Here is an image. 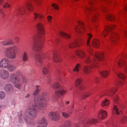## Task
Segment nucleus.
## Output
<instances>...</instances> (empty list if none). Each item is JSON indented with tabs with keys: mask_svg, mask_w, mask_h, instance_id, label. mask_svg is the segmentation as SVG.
Wrapping results in <instances>:
<instances>
[{
	"mask_svg": "<svg viewBox=\"0 0 127 127\" xmlns=\"http://www.w3.org/2000/svg\"><path fill=\"white\" fill-rule=\"evenodd\" d=\"M89 53L91 55H93V50H92V49L91 48H90L89 49Z\"/></svg>",
	"mask_w": 127,
	"mask_h": 127,
	"instance_id": "obj_58",
	"label": "nucleus"
},
{
	"mask_svg": "<svg viewBox=\"0 0 127 127\" xmlns=\"http://www.w3.org/2000/svg\"><path fill=\"white\" fill-rule=\"evenodd\" d=\"M35 2V4L38 6H39L41 5V0H33Z\"/></svg>",
	"mask_w": 127,
	"mask_h": 127,
	"instance_id": "obj_42",
	"label": "nucleus"
},
{
	"mask_svg": "<svg viewBox=\"0 0 127 127\" xmlns=\"http://www.w3.org/2000/svg\"><path fill=\"white\" fill-rule=\"evenodd\" d=\"M127 120V117H125L122 120V121L123 122H124Z\"/></svg>",
	"mask_w": 127,
	"mask_h": 127,
	"instance_id": "obj_61",
	"label": "nucleus"
},
{
	"mask_svg": "<svg viewBox=\"0 0 127 127\" xmlns=\"http://www.w3.org/2000/svg\"><path fill=\"white\" fill-rule=\"evenodd\" d=\"M79 85V79H77L75 82V86L76 87H78Z\"/></svg>",
	"mask_w": 127,
	"mask_h": 127,
	"instance_id": "obj_47",
	"label": "nucleus"
},
{
	"mask_svg": "<svg viewBox=\"0 0 127 127\" xmlns=\"http://www.w3.org/2000/svg\"><path fill=\"white\" fill-rule=\"evenodd\" d=\"M10 63V61L9 60L4 58L0 62V66L1 67L6 68Z\"/></svg>",
	"mask_w": 127,
	"mask_h": 127,
	"instance_id": "obj_10",
	"label": "nucleus"
},
{
	"mask_svg": "<svg viewBox=\"0 0 127 127\" xmlns=\"http://www.w3.org/2000/svg\"><path fill=\"white\" fill-rule=\"evenodd\" d=\"M5 93L2 92H0V99H3L5 96Z\"/></svg>",
	"mask_w": 127,
	"mask_h": 127,
	"instance_id": "obj_45",
	"label": "nucleus"
},
{
	"mask_svg": "<svg viewBox=\"0 0 127 127\" xmlns=\"http://www.w3.org/2000/svg\"><path fill=\"white\" fill-rule=\"evenodd\" d=\"M80 56H85V54L82 51L80 50Z\"/></svg>",
	"mask_w": 127,
	"mask_h": 127,
	"instance_id": "obj_55",
	"label": "nucleus"
},
{
	"mask_svg": "<svg viewBox=\"0 0 127 127\" xmlns=\"http://www.w3.org/2000/svg\"><path fill=\"white\" fill-rule=\"evenodd\" d=\"M79 26L78 25L76 26L75 28V31L76 32L79 33Z\"/></svg>",
	"mask_w": 127,
	"mask_h": 127,
	"instance_id": "obj_56",
	"label": "nucleus"
},
{
	"mask_svg": "<svg viewBox=\"0 0 127 127\" xmlns=\"http://www.w3.org/2000/svg\"><path fill=\"white\" fill-rule=\"evenodd\" d=\"M64 126L65 127H71V121L69 120L66 121L64 122Z\"/></svg>",
	"mask_w": 127,
	"mask_h": 127,
	"instance_id": "obj_35",
	"label": "nucleus"
},
{
	"mask_svg": "<svg viewBox=\"0 0 127 127\" xmlns=\"http://www.w3.org/2000/svg\"><path fill=\"white\" fill-rule=\"evenodd\" d=\"M95 10V8L93 6L90 7H86L85 9V10H88L90 12H92L90 15V17L93 21H95L98 19V16L96 14Z\"/></svg>",
	"mask_w": 127,
	"mask_h": 127,
	"instance_id": "obj_7",
	"label": "nucleus"
},
{
	"mask_svg": "<svg viewBox=\"0 0 127 127\" xmlns=\"http://www.w3.org/2000/svg\"><path fill=\"white\" fill-rule=\"evenodd\" d=\"M75 54L77 56H79V50H77L75 51Z\"/></svg>",
	"mask_w": 127,
	"mask_h": 127,
	"instance_id": "obj_60",
	"label": "nucleus"
},
{
	"mask_svg": "<svg viewBox=\"0 0 127 127\" xmlns=\"http://www.w3.org/2000/svg\"><path fill=\"white\" fill-rule=\"evenodd\" d=\"M90 93H88L86 94H85L82 95V98L83 99H85L88 97L90 95Z\"/></svg>",
	"mask_w": 127,
	"mask_h": 127,
	"instance_id": "obj_48",
	"label": "nucleus"
},
{
	"mask_svg": "<svg viewBox=\"0 0 127 127\" xmlns=\"http://www.w3.org/2000/svg\"><path fill=\"white\" fill-rule=\"evenodd\" d=\"M94 81L95 83H97L99 82V78L97 77H95L94 78Z\"/></svg>",
	"mask_w": 127,
	"mask_h": 127,
	"instance_id": "obj_49",
	"label": "nucleus"
},
{
	"mask_svg": "<svg viewBox=\"0 0 127 127\" xmlns=\"http://www.w3.org/2000/svg\"><path fill=\"white\" fill-rule=\"evenodd\" d=\"M91 67L89 66H86L84 67L83 69L84 73L86 74L89 73L91 71Z\"/></svg>",
	"mask_w": 127,
	"mask_h": 127,
	"instance_id": "obj_34",
	"label": "nucleus"
},
{
	"mask_svg": "<svg viewBox=\"0 0 127 127\" xmlns=\"http://www.w3.org/2000/svg\"><path fill=\"white\" fill-rule=\"evenodd\" d=\"M48 82L49 83L51 81V77L50 75H48L47 77Z\"/></svg>",
	"mask_w": 127,
	"mask_h": 127,
	"instance_id": "obj_57",
	"label": "nucleus"
},
{
	"mask_svg": "<svg viewBox=\"0 0 127 127\" xmlns=\"http://www.w3.org/2000/svg\"><path fill=\"white\" fill-rule=\"evenodd\" d=\"M79 64H76L75 67L73 69V71H77V72H79Z\"/></svg>",
	"mask_w": 127,
	"mask_h": 127,
	"instance_id": "obj_44",
	"label": "nucleus"
},
{
	"mask_svg": "<svg viewBox=\"0 0 127 127\" xmlns=\"http://www.w3.org/2000/svg\"><path fill=\"white\" fill-rule=\"evenodd\" d=\"M36 89L33 94V95H35L37 94L39 91L41 89V88L40 86H36Z\"/></svg>",
	"mask_w": 127,
	"mask_h": 127,
	"instance_id": "obj_37",
	"label": "nucleus"
},
{
	"mask_svg": "<svg viewBox=\"0 0 127 127\" xmlns=\"http://www.w3.org/2000/svg\"><path fill=\"white\" fill-rule=\"evenodd\" d=\"M121 111H119L117 106L115 105L113 108V114H115L116 115H119L120 114Z\"/></svg>",
	"mask_w": 127,
	"mask_h": 127,
	"instance_id": "obj_31",
	"label": "nucleus"
},
{
	"mask_svg": "<svg viewBox=\"0 0 127 127\" xmlns=\"http://www.w3.org/2000/svg\"><path fill=\"white\" fill-rule=\"evenodd\" d=\"M38 125L37 127H46L47 125V120L44 117L40 118L38 122Z\"/></svg>",
	"mask_w": 127,
	"mask_h": 127,
	"instance_id": "obj_12",
	"label": "nucleus"
},
{
	"mask_svg": "<svg viewBox=\"0 0 127 127\" xmlns=\"http://www.w3.org/2000/svg\"><path fill=\"white\" fill-rule=\"evenodd\" d=\"M72 113V111L71 110L68 111L67 112H63L62 113V115L63 117L65 118H68L70 116V115Z\"/></svg>",
	"mask_w": 127,
	"mask_h": 127,
	"instance_id": "obj_24",
	"label": "nucleus"
},
{
	"mask_svg": "<svg viewBox=\"0 0 127 127\" xmlns=\"http://www.w3.org/2000/svg\"><path fill=\"white\" fill-rule=\"evenodd\" d=\"M100 74L102 77L106 78L108 76L109 72L108 71H105L101 72Z\"/></svg>",
	"mask_w": 127,
	"mask_h": 127,
	"instance_id": "obj_36",
	"label": "nucleus"
},
{
	"mask_svg": "<svg viewBox=\"0 0 127 127\" xmlns=\"http://www.w3.org/2000/svg\"><path fill=\"white\" fill-rule=\"evenodd\" d=\"M109 101L106 99H105L103 101L101 104V106L103 107L109 104Z\"/></svg>",
	"mask_w": 127,
	"mask_h": 127,
	"instance_id": "obj_39",
	"label": "nucleus"
},
{
	"mask_svg": "<svg viewBox=\"0 0 127 127\" xmlns=\"http://www.w3.org/2000/svg\"><path fill=\"white\" fill-rule=\"evenodd\" d=\"M59 34L61 36L64 37L67 39H69L70 37V35L62 31L60 32Z\"/></svg>",
	"mask_w": 127,
	"mask_h": 127,
	"instance_id": "obj_32",
	"label": "nucleus"
},
{
	"mask_svg": "<svg viewBox=\"0 0 127 127\" xmlns=\"http://www.w3.org/2000/svg\"><path fill=\"white\" fill-rule=\"evenodd\" d=\"M112 32L111 35L110 36V40L112 42L115 43L118 39V35L115 33Z\"/></svg>",
	"mask_w": 127,
	"mask_h": 127,
	"instance_id": "obj_18",
	"label": "nucleus"
},
{
	"mask_svg": "<svg viewBox=\"0 0 127 127\" xmlns=\"http://www.w3.org/2000/svg\"><path fill=\"white\" fill-rule=\"evenodd\" d=\"M14 41L16 43H18L20 40V39L19 37H15L14 39Z\"/></svg>",
	"mask_w": 127,
	"mask_h": 127,
	"instance_id": "obj_50",
	"label": "nucleus"
},
{
	"mask_svg": "<svg viewBox=\"0 0 127 127\" xmlns=\"http://www.w3.org/2000/svg\"><path fill=\"white\" fill-rule=\"evenodd\" d=\"M51 6L55 9L59 10V6L57 4L52 3Z\"/></svg>",
	"mask_w": 127,
	"mask_h": 127,
	"instance_id": "obj_43",
	"label": "nucleus"
},
{
	"mask_svg": "<svg viewBox=\"0 0 127 127\" xmlns=\"http://www.w3.org/2000/svg\"><path fill=\"white\" fill-rule=\"evenodd\" d=\"M97 122V121L95 119H88L83 121L82 123L85 127H87V125L92 124H95Z\"/></svg>",
	"mask_w": 127,
	"mask_h": 127,
	"instance_id": "obj_11",
	"label": "nucleus"
},
{
	"mask_svg": "<svg viewBox=\"0 0 127 127\" xmlns=\"http://www.w3.org/2000/svg\"><path fill=\"white\" fill-rule=\"evenodd\" d=\"M119 78L124 80L126 78V76L124 74L122 73H120L117 74Z\"/></svg>",
	"mask_w": 127,
	"mask_h": 127,
	"instance_id": "obj_38",
	"label": "nucleus"
},
{
	"mask_svg": "<svg viewBox=\"0 0 127 127\" xmlns=\"http://www.w3.org/2000/svg\"><path fill=\"white\" fill-rule=\"evenodd\" d=\"M48 43L49 45L52 46L53 45V43L51 39H49L48 40Z\"/></svg>",
	"mask_w": 127,
	"mask_h": 127,
	"instance_id": "obj_54",
	"label": "nucleus"
},
{
	"mask_svg": "<svg viewBox=\"0 0 127 127\" xmlns=\"http://www.w3.org/2000/svg\"><path fill=\"white\" fill-rule=\"evenodd\" d=\"M9 76V73L7 70L3 69L0 71V77L2 79H6Z\"/></svg>",
	"mask_w": 127,
	"mask_h": 127,
	"instance_id": "obj_15",
	"label": "nucleus"
},
{
	"mask_svg": "<svg viewBox=\"0 0 127 127\" xmlns=\"http://www.w3.org/2000/svg\"><path fill=\"white\" fill-rule=\"evenodd\" d=\"M88 37L87 40V44L88 46H90V45L89 44V43L90 39L92 37V35L90 34H88Z\"/></svg>",
	"mask_w": 127,
	"mask_h": 127,
	"instance_id": "obj_41",
	"label": "nucleus"
},
{
	"mask_svg": "<svg viewBox=\"0 0 127 127\" xmlns=\"http://www.w3.org/2000/svg\"><path fill=\"white\" fill-rule=\"evenodd\" d=\"M106 19L109 21H113L115 20V18L114 16L111 15L107 14L106 15Z\"/></svg>",
	"mask_w": 127,
	"mask_h": 127,
	"instance_id": "obj_30",
	"label": "nucleus"
},
{
	"mask_svg": "<svg viewBox=\"0 0 127 127\" xmlns=\"http://www.w3.org/2000/svg\"><path fill=\"white\" fill-rule=\"evenodd\" d=\"M36 28L39 33V39L35 41L34 45L32 47V49L33 50L37 52H40V54H36L35 56V62L39 64V66H41L43 64L42 60V57L43 58H45L47 60H49L50 58L49 55H43L41 53V51L42 48V43L44 41V31L43 24L40 23H38L36 26Z\"/></svg>",
	"mask_w": 127,
	"mask_h": 127,
	"instance_id": "obj_1",
	"label": "nucleus"
},
{
	"mask_svg": "<svg viewBox=\"0 0 127 127\" xmlns=\"http://www.w3.org/2000/svg\"><path fill=\"white\" fill-rule=\"evenodd\" d=\"M75 127H79V123H76L75 124Z\"/></svg>",
	"mask_w": 127,
	"mask_h": 127,
	"instance_id": "obj_63",
	"label": "nucleus"
},
{
	"mask_svg": "<svg viewBox=\"0 0 127 127\" xmlns=\"http://www.w3.org/2000/svg\"><path fill=\"white\" fill-rule=\"evenodd\" d=\"M26 9L30 11H32L33 10V7L32 3L27 0L25 4Z\"/></svg>",
	"mask_w": 127,
	"mask_h": 127,
	"instance_id": "obj_19",
	"label": "nucleus"
},
{
	"mask_svg": "<svg viewBox=\"0 0 127 127\" xmlns=\"http://www.w3.org/2000/svg\"><path fill=\"white\" fill-rule=\"evenodd\" d=\"M22 82L23 83H25L28 82V80L24 77H22Z\"/></svg>",
	"mask_w": 127,
	"mask_h": 127,
	"instance_id": "obj_52",
	"label": "nucleus"
},
{
	"mask_svg": "<svg viewBox=\"0 0 127 127\" xmlns=\"http://www.w3.org/2000/svg\"><path fill=\"white\" fill-rule=\"evenodd\" d=\"M124 36L127 37V29L125 30L124 32Z\"/></svg>",
	"mask_w": 127,
	"mask_h": 127,
	"instance_id": "obj_59",
	"label": "nucleus"
},
{
	"mask_svg": "<svg viewBox=\"0 0 127 127\" xmlns=\"http://www.w3.org/2000/svg\"><path fill=\"white\" fill-rule=\"evenodd\" d=\"M52 87L54 90L57 89V90L54 92V95L52 96V97L54 100H56L57 97L63 95L67 92V91L64 89L63 87L58 82L53 83Z\"/></svg>",
	"mask_w": 127,
	"mask_h": 127,
	"instance_id": "obj_3",
	"label": "nucleus"
},
{
	"mask_svg": "<svg viewBox=\"0 0 127 127\" xmlns=\"http://www.w3.org/2000/svg\"><path fill=\"white\" fill-rule=\"evenodd\" d=\"M10 79L11 82L14 83V86L18 89H20L21 87L20 78L14 73L12 74L10 76Z\"/></svg>",
	"mask_w": 127,
	"mask_h": 127,
	"instance_id": "obj_6",
	"label": "nucleus"
},
{
	"mask_svg": "<svg viewBox=\"0 0 127 127\" xmlns=\"http://www.w3.org/2000/svg\"><path fill=\"white\" fill-rule=\"evenodd\" d=\"M25 9L24 7H21L18 8L16 9L15 11V12L16 13H19L23 15L25 13Z\"/></svg>",
	"mask_w": 127,
	"mask_h": 127,
	"instance_id": "obj_27",
	"label": "nucleus"
},
{
	"mask_svg": "<svg viewBox=\"0 0 127 127\" xmlns=\"http://www.w3.org/2000/svg\"><path fill=\"white\" fill-rule=\"evenodd\" d=\"M101 9L103 12H106L107 10L106 7L103 5L101 6Z\"/></svg>",
	"mask_w": 127,
	"mask_h": 127,
	"instance_id": "obj_53",
	"label": "nucleus"
},
{
	"mask_svg": "<svg viewBox=\"0 0 127 127\" xmlns=\"http://www.w3.org/2000/svg\"><path fill=\"white\" fill-rule=\"evenodd\" d=\"M115 27V26L114 25L107 26L101 34V35L103 37H106L108 34V32H110V31H112V29H113Z\"/></svg>",
	"mask_w": 127,
	"mask_h": 127,
	"instance_id": "obj_9",
	"label": "nucleus"
},
{
	"mask_svg": "<svg viewBox=\"0 0 127 127\" xmlns=\"http://www.w3.org/2000/svg\"><path fill=\"white\" fill-rule=\"evenodd\" d=\"M91 44L93 47L97 48L99 47L100 45L99 41L97 39H94L92 41Z\"/></svg>",
	"mask_w": 127,
	"mask_h": 127,
	"instance_id": "obj_21",
	"label": "nucleus"
},
{
	"mask_svg": "<svg viewBox=\"0 0 127 127\" xmlns=\"http://www.w3.org/2000/svg\"><path fill=\"white\" fill-rule=\"evenodd\" d=\"M10 7V4L8 3H6L3 5V7L9 8Z\"/></svg>",
	"mask_w": 127,
	"mask_h": 127,
	"instance_id": "obj_51",
	"label": "nucleus"
},
{
	"mask_svg": "<svg viewBox=\"0 0 127 127\" xmlns=\"http://www.w3.org/2000/svg\"><path fill=\"white\" fill-rule=\"evenodd\" d=\"M95 53V59L92 60L91 61L90 59V57L87 56L85 60V62L87 64H90L92 66L95 67L96 66V65L98 64L97 60L102 61L104 58V55L103 53H100L98 54Z\"/></svg>",
	"mask_w": 127,
	"mask_h": 127,
	"instance_id": "obj_4",
	"label": "nucleus"
},
{
	"mask_svg": "<svg viewBox=\"0 0 127 127\" xmlns=\"http://www.w3.org/2000/svg\"><path fill=\"white\" fill-rule=\"evenodd\" d=\"M39 96H36L34 99V104L32 107L28 109L26 111L24 117L23 119L26 122H27L26 118L32 119H34L36 116V109L39 106L41 110L44 109L47 106L46 104L42 103V100Z\"/></svg>",
	"mask_w": 127,
	"mask_h": 127,
	"instance_id": "obj_2",
	"label": "nucleus"
},
{
	"mask_svg": "<svg viewBox=\"0 0 127 127\" xmlns=\"http://www.w3.org/2000/svg\"><path fill=\"white\" fill-rule=\"evenodd\" d=\"M117 90L114 88H110L107 91V95L109 96L113 95L115 93Z\"/></svg>",
	"mask_w": 127,
	"mask_h": 127,
	"instance_id": "obj_23",
	"label": "nucleus"
},
{
	"mask_svg": "<svg viewBox=\"0 0 127 127\" xmlns=\"http://www.w3.org/2000/svg\"><path fill=\"white\" fill-rule=\"evenodd\" d=\"M17 48L16 46L6 48L5 51V54L8 58L11 59H14L16 58V53Z\"/></svg>",
	"mask_w": 127,
	"mask_h": 127,
	"instance_id": "obj_5",
	"label": "nucleus"
},
{
	"mask_svg": "<svg viewBox=\"0 0 127 127\" xmlns=\"http://www.w3.org/2000/svg\"><path fill=\"white\" fill-rule=\"evenodd\" d=\"M49 115L50 118L55 121H58L61 117L60 114L56 112H50Z\"/></svg>",
	"mask_w": 127,
	"mask_h": 127,
	"instance_id": "obj_8",
	"label": "nucleus"
},
{
	"mask_svg": "<svg viewBox=\"0 0 127 127\" xmlns=\"http://www.w3.org/2000/svg\"><path fill=\"white\" fill-rule=\"evenodd\" d=\"M37 96H39V98H40L42 100H43L45 102L49 101V95L46 92L44 91L41 93V97H40L39 95Z\"/></svg>",
	"mask_w": 127,
	"mask_h": 127,
	"instance_id": "obj_14",
	"label": "nucleus"
},
{
	"mask_svg": "<svg viewBox=\"0 0 127 127\" xmlns=\"http://www.w3.org/2000/svg\"><path fill=\"white\" fill-rule=\"evenodd\" d=\"M33 15L34 16V19L36 21L37 19H39L40 20H41L44 17V16L42 14L34 12L33 13Z\"/></svg>",
	"mask_w": 127,
	"mask_h": 127,
	"instance_id": "obj_25",
	"label": "nucleus"
},
{
	"mask_svg": "<svg viewBox=\"0 0 127 127\" xmlns=\"http://www.w3.org/2000/svg\"><path fill=\"white\" fill-rule=\"evenodd\" d=\"M80 33H83L82 31L84 32L85 30V28L84 25V23L80 21Z\"/></svg>",
	"mask_w": 127,
	"mask_h": 127,
	"instance_id": "obj_33",
	"label": "nucleus"
},
{
	"mask_svg": "<svg viewBox=\"0 0 127 127\" xmlns=\"http://www.w3.org/2000/svg\"><path fill=\"white\" fill-rule=\"evenodd\" d=\"M29 59V56L27 52L24 51L23 54L22 60L24 62H25L28 61Z\"/></svg>",
	"mask_w": 127,
	"mask_h": 127,
	"instance_id": "obj_26",
	"label": "nucleus"
},
{
	"mask_svg": "<svg viewBox=\"0 0 127 127\" xmlns=\"http://www.w3.org/2000/svg\"><path fill=\"white\" fill-rule=\"evenodd\" d=\"M52 18L53 17L51 16L48 15L47 16V19L49 23H51Z\"/></svg>",
	"mask_w": 127,
	"mask_h": 127,
	"instance_id": "obj_46",
	"label": "nucleus"
},
{
	"mask_svg": "<svg viewBox=\"0 0 127 127\" xmlns=\"http://www.w3.org/2000/svg\"><path fill=\"white\" fill-rule=\"evenodd\" d=\"M80 90H83L84 89L85 87L81 85L80 86Z\"/></svg>",
	"mask_w": 127,
	"mask_h": 127,
	"instance_id": "obj_64",
	"label": "nucleus"
},
{
	"mask_svg": "<svg viewBox=\"0 0 127 127\" xmlns=\"http://www.w3.org/2000/svg\"><path fill=\"white\" fill-rule=\"evenodd\" d=\"M0 14H1L2 15V16L3 17L4 16L3 12L2 10H0Z\"/></svg>",
	"mask_w": 127,
	"mask_h": 127,
	"instance_id": "obj_62",
	"label": "nucleus"
},
{
	"mask_svg": "<svg viewBox=\"0 0 127 127\" xmlns=\"http://www.w3.org/2000/svg\"><path fill=\"white\" fill-rule=\"evenodd\" d=\"M79 40L78 39L75 40L73 43L70 44L69 45L70 48H76L79 46Z\"/></svg>",
	"mask_w": 127,
	"mask_h": 127,
	"instance_id": "obj_22",
	"label": "nucleus"
},
{
	"mask_svg": "<svg viewBox=\"0 0 127 127\" xmlns=\"http://www.w3.org/2000/svg\"><path fill=\"white\" fill-rule=\"evenodd\" d=\"M48 70L46 67H43L42 70V72L43 74L44 75H46L48 73Z\"/></svg>",
	"mask_w": 127,
	"mask_h": 127,
	"instance_id": "obj_40",
	"label": "nucleus"
},
{
	"mask_svg": "<svg viewBox=\"0 0 127 127\" xmlns=\"http://www.w3.org/2000/svg\"><path fill=\"white\" fill-rule=\"evenodd\" d=\"M16 67L15 65L11 64L10 63L9 65L6 68L10 72H12L16 69Z\"/></svg>",
	"mask_w": 127,
	"mask_h": 127,
	"instance_id": "obj_29",
	"label": "nucleus"
},
{
	"mask_svg": "<svg viewBox=\"0 0 127 127\" xmlns=\"http://www.w3.org/2000/svg\"><path fill=\"white\" fill-rule=\"evenodd\" d=\"M118 66L120 67H123L125 72L127 73V64L125 61L122 60H120L117 62Z\"/></svg>",
	"mask_w": 127,
	"mask_h": 127,
	"instance_id": "obj_13",
	"label": "nucleus"
},
{
	"mask_svg": "<svg viewBox=\"0 0 127 127\" xmlns=\"http://www.w3.org/2000/svg\"><path fill=\"white\" fill-rule=\"evenodd\" d=\"M0 43L4 46H7L13 45L14 43L11 39L4 40L0 42Z\"/></svg>",
	"mask_w": 127,
	"mask_h": 127,
	"instance_id": "obj_16",
	"label": "nucleus"
},
{
	"mask_svg": "<svg viewBox=\"0 0 127 127\" xmlns=\"http://www.w3.org/2000/svg\"><path fill=\"white\" fill-rule=\"evenodd\" d=\"M13 89V86L10 84H7L4 87V89L6 92L10 91Z\"/></svg>",
	"mask_w": 127,
	"mask_h": 127,
	"instance_id": "obj_28",
	"label": "nucleus"
},
{
	"mask_svg": "<svg viewBox=\"0 0 127 127\" xmlns=\"http://www.w3.org/2000/svg\"><path fill=\"white\" fill-rule=\"evenodd\" d=\"M107 114L106 112L104 110L101 111L98 115V116L99 119H103L106 117Z\"/></svg>",
	"mask_w": 127,
	"mask_h": 127,
	"instance_id": "obj_20",
	"label": "nucleus"
},
{
	"mask_svg": "<svg viewBox=\"0 0 127 127\" xmlns=\"http://www.w3.org/2000/svg\"><path fill=\"white\" fill-rule=\"evenodd\" d=\"M53 59L54 62L57 63L61 61V58L58 54L56 52H54L53 53Z\"/></svg>",
	"mask_w": 127,
	"mask_h": 127,
	"instance_id": "obj_17",
	"label": "nucleus"
}]
</instances>
